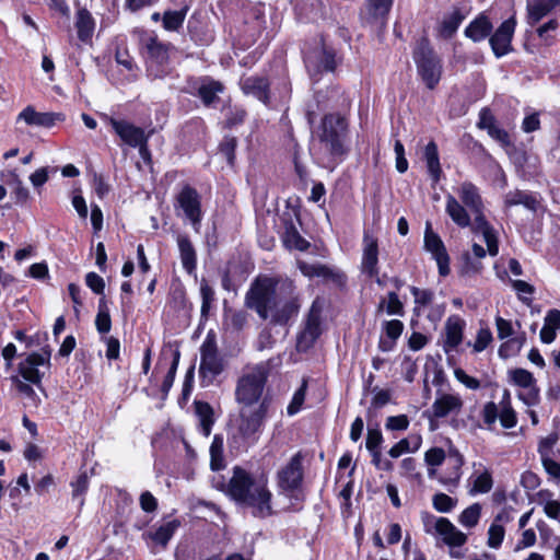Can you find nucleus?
<instances>
[{"instance_id":"nucleus-1","label":"nucleus","mask_w":560,"mask_h":560,"mask_svg":"<svg viewBox=\"0 0 560 560\" xmlns=\"http://www.w3.org/2000/svg\"><path fill=\"white\" fill-rule=\"evenodd\" d=\"M245 305L260 319L285 326L298 316L301 301L292 280L259 276L246 292Z\"/></svg>"},{"instance_id":"nucleus-2","label":"nucleus","mask_w":560,"mask_h":560,"mask_svg":"<svg viewBox=\"0 0 560 560\" xmlns=\"http://www.w3.org/2000/svg\"><path fill=\"white\" fill-rule=\"evenodd\" d=\"M457 195L458 199L453 195L446 196V213L459 228L471 226L472 232L481 233L488 253L497 256L499 253L497 234L483 214L485 207L479 188L471 182H464L458 187Z\"/></svg>"},{"instance_id":"nucleus-3","label":"nucleus","mask_w":560,"mask_h":560,"mask_svg":"<svg viewBox=\"0 0 560 560\" xmlns=\"http://www.w3.org/2000/svg\"><path fill=\"white\" fill-rule=\"evenodd\" d=\"M226 494L234 501L253 509L256 517H267L272 514L271 492L264 479H255L245 469L236 466L226 486Z\"/></svg>"},{"instance_id":"nucleus-4","label":"nucleus","mask_w":560,"mask_h":560,"mask_svg":"<svg viewBox=\"0 0 560 560\" xmlns=\"http://www.w3.org/2000/svg\"><path fill=\"white\" fill-rule=\"evenodd\" d=\"M270 374L269 362L245 365L236 380L234 398L241 407H254L264 399V392Z\"/></svg>"},{"instance_id":"nucleus-5","label":"nucleus","mask_w":560,"mask_h":560,"mask_svg":"<svg viewBox=\"0 0 560 560\" xmlns=\"http://www.w3.org/2000/svg\"><path fill=\"white\" fill-rule=\"evenodd\" d=\"M413 60L417 67L418 75L429 90H433L439 84L443 66L440 57L434 52L427 38L417 42L413 49Z\"/></svg>"},{"instance_id":"nucleus-6","label":"nucleus","mask_w":560,"mask_h":560,"mask_svg":"<svg viewBox=\"0 0 560 560\" xmlns=\"http://www.w3.org/2000/svg\"><path fill=\"white\" fill-rule=\"evenodd\" d=\"M348 133V121L339 114H327L323 117L318 138L326 152L332 156L346 153L345 141Z\"/></svg>"},{"instance_id":"nucleus-7","label":"nucleus","mask_w":560,"mask_h":560,"mask_svg":"<svg viewBox=\"0 0 560 560\" xmlns=\"http://www.w3.org/2000/svg\"><path fill=\"white\" fill-rule=\"evenodd\" d=\"M141 49L145 50L148 56V75L152 79H162L168 74L164 67L168 62L170 46L160 42L152 33L136 31Z\"/></svg>"},{"instance_id":"nucleus-8","label":"nucleus","mask_w":560,"mask_h":560,"mask_svg":"<svg viewBox=\"0 0 560 560\" xmlns=\"http://www.w3.org/2000/svg\"><path fill=\"white\" fill-rule=\"evenodd\" d=\"M250 408H240L236 434L234 435L248 445L255 444L259 439L268 412V401L264 399L257 407Z\"/></svg>"},{"instance_id":"nucleus-9","label":"nucleus","mask_w":560,"mask_h":560,"mask_svg":"<svg viewBox=\"0 0 560 560\" xmlns=\"http://www.w3.org/2000/svg\"><path fill=\"white\" fill-rule=\"evenodd\" d=\"M224 370L225 361L218 351L215 337L208 334L200 347V377L206 385H210Z\"/></svg>"},{"instance_id":"nucleus-10","label":"nucleus","mask_w":560,"mask_h":560,"mask_svg":"<svg viewBox=\"0 0 560 560\" xmlns=\"http://www.w3.org/2000/svg\"><path fill=\"white\" fill-rule=\"evenodd\" d=\"M325 307V301L316 298L304 320V327L298 336V349L306 351L310 349L322 334V314Z\"/></svg>"},{"instance_id":"nucleus-11","label":"nucleus","mask_w":560,"mask_h":560,"mask_svg":"<svg viewBox=\"0 0 560 560\" xmlns=\"http://www.w3.org/2000/svg\"><path fill=\"white\" fill-rule=\"evenodd\" d=\"M310 77L317 81L325 72H334L337 67L336 51L325 45L310 50L304 58Z\"/></svg>"},{"instance_id":"nucleus-12","label":"nucleus","mask_w":560,"mask_h":560,"mask_svg":"<svg viewBox=\"0 0 560 560\" xmlns=\"http://www.w3.org/2000/svg\"><path fill=\"white\" fill-rule=\"evenodd\" d=\"M303 459L302 453L298 452L278 471V486L281 490L293 492L301 488L304 477Z\"/></svg>"},{"instance_id":"nucleus-13","label":"nucleus","mask_w":560,"mask_h":560,"mask_svg":"<svg viewBox=\"0 0 560 560\" xmlns=\"http://www.w3.org/2000/svg\"><path fill=\"white\" fill-rule=\"evenodd\" d=\"M424 248L436 261L440 276L446 277L451 271L450 256L441 237L432 231L431 224L429 222H427L424 232Z\"/></svg>"},{"instance_id":"nucleus-14","label":"nucleus","mask_w":560,"mask_h":560,"mask_svg":"<svg viewBox=\"0 0 560 560\" xmlns=\"http://www.w3.org/2000/svg\"><path fill=\"white\" fill-rule=\"evenodd\" d=\"M179 208L185 217L190 221L195 231H199L202 219L201 201L197 190L190 186H185L177 197Z\"/></svg>"},{"instance_id":"nucleus-15","label":"nucleus","mask_w":560,"mask_h":560,"mask_svg":"<svg viewBox=\"0 0 560 560\" xmlns=\"http://www.w3.org/2000/svg\"><path fill=\"white\" fill-rule=\"evenodd\" d=\"M106 119L125 144L136 148V145H139L141 142L148 141V136L143 128L137 127L125 119L114 117H106Z\"/></svg>"},{"instance_id":"nucleus-16","label":"nucleus","mask_w":560,"mask_h":560,"mask_svg":"<svg viewBox=\"0 0 560 560\" xmlns=\"http://www.w3.org/2000/svg\"><path fill=\"white\" fill-rule=\"evenodd\" d=\"M516 21L510 18L502 22L489 42L495 57L505 56L512 50L511 42L515 32Z\"/></svg>"},{"instance_id":"nucleus-17","label":"nucleus","mask_w":560,"mask_h":560,"mask_svg":"<svg viewBox=\"0 0 560 560\" xmlns=\"http://www.w3.org/2000/svg\"><path fill=\"white\" fill-rule=\"evenodd\" d=\"M361 271L370 278L378 276V243L369 232L364 233L362 241Z\"/></svg>"},{"instance_id":"nucleus-18","label":"nucleus","mask_w":560,"mask_h":560,"mask_svg":"<svg viewBox=\"0 0 560 560\" xmlns=\"http://www.w3.org/2000/svg\"><path fill=\"white\" fill-rule=\"evenodd\" d=\"M49 350H43L42 353H31L19 364V372L25 381L38 385L42 381V374L38 371V366L49 364Z\"/></svg>"},{"instance_id":"nucleus-19","label":"nucleus","mask_w":560,"mask_h":560,"mask_svg":"<svg viewBox=\"0 0 560 560\" xmlns=\"http://www.w3.org/2000/svg\"><path fill=\"white\" fill-rule=\"evenodd\" d=\"M394 0H366L364 20L368 24L384 27Z\"/></svg>"},{"instance_id":"nucleus-20","label":"nucleus","mask_w":560,"mask_h":560,"mask_svg":"<svg viewBox=\"0 0 560 560\" xmlns=\"http://www.w3.org/2000/svg\"><path fill=\"white\" fill-rule=\"evenodd\" d=\"M465 326V320L458 315H452L447 318L444 326L445 339L443 342L445 352L455 350L462 343Z\"/></svg>"},{"instance_id":"nucleus-21","label":"nucleus","mask_w":560,"mask_h":560,"mask_svg":"<svg viewBox=\"0 0 560 560\" xmlns=\"http://www.w3.org/2000/svg\"><path fill=\"white\" fill-rule=\"evenodd\" d=\"M242 91L247 95H253L264 104L269 102V83L262 77H247L240 81Z\"/></svg>"},{"instance_id":"nucleus-22","label":"nucleus","mask_w":560,"mask_h":560,"mask_svg":"<svg viewBox=\"0 0 560 560\" xmlns=\"http://www.w3.org/2000/svg\"><path fill=\"white\" fill-rule=\"evenodd\" d=\"M463 405L464 402L459 395L443 394L434 400L432 410L436 418H444L452 412L458 413Z\"/></svg>"},{"instance_id":"nucleus-23","label":"nucleus","mask_w":560,"mask_h":560,"mask_svg":"<svg viewBox=\"0 0 560 560\" xmlns=\"http://www.w3.org/2000/svg\"><path fill=\"white\" fill-rule=\"evenodd\" d=\"M560 5V0H532L527 2V23L535 25Z\"/></svg>"},{"instance_id":"nucleus-24","label":"nucleus","mask_w":560,"mask_h":560,"mask_svg":"<svg viewBox=\"0 0 560 560\" xmlns=\"http://www.w3.org/2000/svg\"><path fill=\"white\" fill-rule=\"evenodd\" d=\"M448 547H460L466 544L467 536L445 517H440V526L436 532Z\"/></svg>"},{"instance_id":"nucleus-25","label":"nucleus","mask_w":560,"mask_h":560,"mask_svg":"<svg viewBox=\"0 0 560 560\" xmlns=\"http://www.w3.org/2000/svg\"><path fill=\"white\" fill-rule=\"evenodd\" d=\"M505 207L523 206L527 210L536 211L539 200L536 194L526 190H511L504 196Z\"/></svg>"},{"instance_id":"nucleus-26","label":"nucleus","mask_w":560,"mask_h":560,"mask_svg":"<svg viewBox=\"0 0 560 560\" xmlns=\"http://www.w3.org/2000/svg\"><path fill=\"white\" fill-rule=\"evenodd\" d=\"M177 245L183 268L190 275L196 270L197 266V254L195 247L186 235L177 236Z\"/></svg>"},{"instance_id":"nucleus-27","label":"nucleus","mask_w":560,"mask_h":560,"mask_svg":"<svg viewBox=\"0 0 560 560\" xmlns=\"http://www.w3.org/2000/svg\"><path fill=\"white\" fill-rule=\"evenodd\" d=\"M283 245L289 249L305 252L310 247L307 242L298 231L292 221L285 222L282 234Z\"/></svg>"},{"instance_id":"nucleus-28","label":"nucleus","mask_w":560,"mask_h":560,"mask_svg":"<svg viewBox=\"0 0 560 560\" xmlns=\"http://www.w3.org/2000/svg\"><path fill=\"white\" fill-rule=\"evenodd\" d=\"M491 30L492 24L489 19L485 15H480L469 23L465 30V34L474 42H480L489 36Z\"/></svg>"},{"instance_id":"nucleus-29","label":"nucleus","mask_w":560,"mask_h":560,"mask_svg":"<svg viewBox=\"0 0 560 560\" xmlns=\"http://www.w3.org/2000/svg\"><path fill=\"white\" fill-rule=\"evenodd\" d=\"M222 92V83L210 78L203 79L198 88V96L206 106L212 105L218 100V94Z\"/></svg>"},{"instance_id":"nucleus-30","label":"nucleus","mask_w":560,"mask_h":560,"mask_svg":"<svg viewBox=\"0 0 560 560\" xmlns=\"http://www.w3.org/2000/svg\"><path fill=\"white\" fill-rule=\"evenodd\" d=\"M75 27L78 31V37L82 42H86L92 37L94 27H95V23H94V19L92 18L91 13L88 10L81 9L78 11Z\"/></svg>"},{"instance_id":"nucleus-31","label":"nucleus","mask_w":560,"mask_h":560,"mask_svg":"<svg viewBox=\"0 0 560 560\" xmlns=\"http://www.w3.org/2000/svg\"><path fill=\"white\" fill-rule=\"evenodd\" d=\"M424 160L428 171L434 182L440 179L442 170L440 165L438 145L434 141H430L424 148Z\"/></svg>"},{"instance_id":"nucleus-32","label":"nucleus","mask_w":560,"mask_h":560,"mask_svg":"<svg viewBox=\"0 0 560 560\" xmlns=\"http://www.w3.org/2000/svg\"><path fill=\"white\" fill-rule=\"evenodd\" d=\"M196 413L199 418L200 432L208 438L214 423L213 409L208 402H196Z\"/></svg>"},{"instance_id":"nucleus-33","label":"nucleus","mask_w":560,"mask_h":560,"mask_svg":"<svg viewBox=\"0 0 560 560\" xmlns=\"http://www.w3.org/2000/svg\"><path fill=\"white\" fill-rule=\"evenodd\" d=\"M187 12V5L177 11H165L162 19L163 27L171 32L178 31L183 26Z\"/></svg>"},{"instance_id":"nucleus-34","label":"nucleus","mask_w":560,"mask_h":560,"mask_svg":"<svg viewBox=\"0 0 560 560\" xmlns=\"http://www.w3.org/2000/svg\"><path fill=\"white\" fill-rule=\"evenodd\" d=\"M180 523L177 520L170 521L161 525L154 533H151L150 537L154 542L165 546L173 537Z\"/></svg>"},{"instance_id":"nucleus-35","label":"nucleus","mask_w":560,"mask_h":560,"mask_svg":"<svg viewBox=\"0 0 560 560\" xmlns=\"http://www.w3.org/2000/svg\"><path fill=\"white\" fill-rule=\"evenodd\" d=\"M95 326L100 334H107L112 328V319L105 299H101L98 302Z\"/></svg>"},{"instance_id":"nucleus-36","label":"nucleus","mask_w":560,"mask_h":560,"mask_svg":"<svg viewBox=\"0 0 560 560\" xmlns=\"http://www.w3.org/2000/svg\"><path fill=\"white\" fill-rule=\"evenodd\" d=\"M464 19V14L458 9L453 10L442 22V34L447 37L452 36L457 31Z\"/></svg>"},{"instance_id":"nucleus-37","label":"nucleus","mask_w":560,"mask_h":560,"mask_svg":"<svg viewBox=\"0 0 560 560\" xmlns=\"http://www.w3.org/2000/svg\"><path fill=\"white\" fill-rule=\"evenodd\" d=\"M480 514L481 505L479 503H474L460 513L458 522L464 527L472 528L478 524Z\"/></svg>"},{"instance_id":"nucleus-38","label":"nucleus","mask_w":560,"mask_h":560,"mask_svg":"<svg viewBox=\"0 0 560 560\" xmlns=\"http://www.w3.org/2000/svg\"><path fill=\"white\" fill-rule=\"evenodd\" d=\"M3 180L13 189V192L18 201H26L28 198V190L23 186L19 175L11 171L7 175H3Z\"/></svg>"},{"instance_id":"nucleus-39","label":"nucleus","mask_w":560,"mask_h":560,"mask_svg":"<svg viewBox=\"0 0 560 560\" xmlns=\"http://www.w3.org/2000/svg\"><path fill=\"white\" fill-rule=\"evenodd\" d=\"M300 271L308 278L323 277L328 278L331 276V271L328 267L322 264H307L305 261H298Z\"/></svg>"},{"instance_id":"nucleus-40","label":"nucleus","mask_w":560,"mask_h":560,"mask_svg":"<svg viewBox=\"0 0 560 560\" xmlns=\"http://www.w3.org/2000/svg\"><path fill=\"white\" fill-rule=\"evenodd\" d=\"M387 298H388L387 303H385V300H382L380 302L377 311L381 312L385 307L386 313L388 315H400V316L404 315V305L400 302L397 293L389 292Z\"/></svg>"},{"instance_id":"nucleus-41","label":"nucleus","mask_w":560,"mask_h":560,"mask_svg":"<svg viewBox=\"0 0 560 560\" xmlns=\"http://www.w3.org/2000/svg\"><path fill=\"white\" fill-rule=\"evenodd\" d=\"M72 488V499L79 500V506L82 508L84 504L83 495L88 491L89 488V478L86 474H81L78 478L71 482Z\"/></svg>"},{"instance_id":"nucleus-42","label":"nucleus","mask_w":560,"mask_h":560,"mask_svg":"<svg viewBox=\"0 0 560 560\" xmlns=\"http://www.w3.org/2000/svg\"><path fill=\"white\" fill-rule=\"evenodd\" d=\"M432 504L438 512L448 513L456 506V500L446 493L440 492L433 495Z\"/></svg>"},{"instance_id":"nucleus-43","label":"nucleus","mask_w":560,"mask_h":560,"mask_svg":"<svg viewBox=\"0 0 560 560\" xmlns=\"http://www.w3.org/2000/svg\"><path fill=\"white\" fill-rule=\"evenodd\" d=\"M200 294L202 299L201 315L206 317L210 311L211 303L214 301V290L209 285L206 279L200 282Z\"/></svg>"},{"instance_id":"nucleus-44","label":"nucleus","mask_w":560,"mask_h":560,"mask_svg":"<svg viewBox=\"0 0 560 560\" xmlns=\"http://www.w3.org/2000/svg\"><path fill=\"white\" fill-rule=\"evenodd\" d=\"M504 535L505 529L503 525L492 523L488 529L487 545L492 549H498L504 539Z\"/></svg>"},{"instance_id":"nucleus-45","label":"nucleus","mask_w":560,"mask_h":560,"mask_svg":"<svg viewBox=\"0 0 560 560\" xmlns=\"http://www.w3.org/2000/svg\"><path fill=\"white\" fill-rule=\"evenodd\" d=\"M179 358H180L179 351L175 350L172 364H171L170 370H168L167 374L165 375L162 386H161V390L164 394H167L174 384L175 375H176L178 363H179Z\"/></svg>"},{"instance_id":"nucleus-46","label":"nucleus","mask_w":560,"mask_h":560,"mask_svg":"<svg viewBox=\"0 0 560 560\" xmlns=\"http://www.w3.org/2000/svg\"><path fill=\"white\" fill-rule=\"evenodd\" d=\"M410 292L415 299V304H416V307L415 310L416 311H419V307L422 306H428L429 304L432 303L433 299H434V293L430 290H424V289H419L417 287H412L410 289Z\"/></svg>"},{"instance_id":"nucleus-47","label":"nucleus","mask_w":560,"mask_h":560,"mask_svg":"<svg viewBox=\"0 0 560 560\" xmlns=\"http://www.w3.org/2000/svg\"><path fill=\"white\" fill-rule=\"evenodd\" d=\"M492 332L488 327H481L472 345L475 352H482L492 341Z\"/></svg>"},{"instance_id":"nucleus-48","label":"nucleus","mask_w":560,"mask_h":560,"mask_svg":"<svg viewBox=\"0 0 560 560\" xmlns=\"http://www.w3.org/2000/svg\"><path fill=\"white\" fill-rule=\"evenodd\" d=\"M492 486L493 480L490 472L485 471L475 479L471 492L487 493L492 489Z\"/></svg>"},{"instance_id":"nucleus-49","label":"nucleus","mask_w":560,"mask_h":560,"mask_svg":"<svg viewBox=\"0 0 560 560\" xmlns=\"http://www.w3.org/2000/svg\"><path fill=\"white\" fill-rule=\"evenodd\" d=\"M518 398L527 406H535L539 402V389L536 385L522 388L518 394Z\"/></svg>"},{"instance_id":"nucleus-50","label":"nucleus","mask_w":560,"mask_h":560,"mask_svg":"<svg viewBox=\"0 0 560 560\" xmlns=\"http://www.w3.org/2000/svg\"><path fill=\"white\" fill-rule=\"evenodd\" d=\"M66 116L62 113H38L37 127L50 128L58 122L65 121Z\"/></svg>"},{"instance_id":"nucleus-51","label":"nucleus","mask_w":560,"mask_h":560,"mask_svg":"<svg viewBox=\"0 0 560 560\" xmlns=\"http://www.w3.org/2000/svg\"><path fill=\"white\" fill-rule=\"evenodd\" d=\"M408 427L409 419L406 415L390 416L385 422V428L389 431H405Z\"/></svg>"},{"instance_id":"nucleus-52","label":"nucleus","mask_w":560,"mask_h":560,"mask_svg":"<svg viewBox=\"0 0 560 560\" xmlns=\"http://www.w3.org/2000/svg\"><path fill=\"white\" fill-rule=\"evenodd\" d=\"M499 419L505 429L514 428L517 423L516 413L512 406L500 407Z\"/></svg>"},{"instance_id":"nucleus-53","label":"nucleus","mask_w":560,"mask_h":560,"mask_svg":"<svg viewBox=\"0 0 560 560\" xmlns=\"http://www.w3.org/2000/svg\"><path fill=\"white\" fill-rule=\"evenodd\" d=\"M512 380L521 388L528 387L536 383L533 374L523 369H517V370L513 371Z\"/></svg>"},{"instance_id":"nucleus-54","label":"nucleus","mask_w":560,"mask_h":560,"mask_svg":"<svg viewBox=\"0 0 560 560\" xmlns=\"http://www.w3.org/2000/svg\"><path fill=\"white\" fill-rule=\"evenodd\" d=\"M445 459V452L441 447H432L424 454V462L427 465L436 467L443 464Z\"/></svg>"},{"instance_id":"nucleus-55","label":"nucleus","mask_w":560,"mask_h":560,"mask_svg":"<svg viewBox=\"0 0 560 560\" xmlns=\"http://www.w3.org/2000/svg\"><path fill=\"white\" fill-rule=\"evenodd\" d=\"M383 328L388 339L397 340L402 334L404 324L399 319L386 320L383 324Z\"/></svg>"},{"instance_id":"nucleus-56","label":"nucleus","mask_w":560,"mask_h":560,"mask_svg":"<svg viewBox=\"0 0 560 560\" xmlns=\"http://www.w3.org/2000/svg\"><path fill=\"white\" fill-rule=\"evenodd\" d=\"M305 393L306 383H303L302 386L294 393L293 398L290 405L288 406L287 410L290 416L295 415L300 410L305 399Z\"/></svg>"},{"instance_id":"nucleus-57","label":"nucleus","mask_w":560,"mask_h":560,"mask_svg":"<svg viewBox=\"0 0 560 560\" xmlns=\"http://www.w3.org/2000/svg\"><path fill=\"white\" fill-rule=\"evenodd\" d=\"M236 143L235 138H225L220 144V152L226 158L230 165L234 163Z\"/></svg>"},{"instance_id":"nucleus-58","label":"nucleus","mask_w":560,"mask_h":560,"mask_svg":"<svg viewBox=\"0 0 560 560\" xmlns=\"http://www.w3.org/2000/svg\"><path fill=\"white\" fill-rule=\"evenodd\" d=\"M394 151L396 154V170L405 173L408 170V161L405 158V148L400 140L395 141Z\"/></svg>"},{"instance_id":"nucleus-59","label":"nucleus","mask_w":560,"mask_h":560,"mask_svg":"<svg viewBox=\"0 0 560 560\" xmlns=\"http://www.w3.org/2000/svg\"><path fill=\"white\" fill-rule=\"evenodd\" d=\"M499 410H500V407H498L493 401L487 402L483 406V409L481 412L483 422L488 425H492L499 418Z\"/></svg>"},{"instance_id":"nucleus-60","label":"nucleus","mask_w":560,"mask_h":560,"mask_svg":"<svg viewBox=\"0 0 560 560\" xmlns=\"http://www.w3.org/2000/svg\"><path fill=\"white\" fill-rule=\"evenodd\" d=\"M86 285L95 293L103 294L105 282L101 276L95 272H89L85 277Z\"/></svg>"},{"instance_id":"nucleus-61","label":"nucleus","mask_w":560,"mask_h":560,"mask_svg":"<svg viewBox=\"0 0 560 560\" xmlns=\"http://www.w3.org/2000/svg\"><path fill=\"white\" fill-rule=\"evenodd\" d=\"M557 441L558 436L556 434H549L539 442L538 453L540 455V458L550 457L551 451Z\"/></svg>"},{"instance_id":"nucleus-62","label":"nucleus","mask_w":560,"mask_h":560,"mask_svg":"<svg viewBox=\"0 0 560 560\" xmlns=\"http://www.w3.org/2000/svg\"><path fill=\"white\" fill-rule=\"evenodd\" d=\"M454 375H455V378L462 383L463 385H465L467 388L469 389H478L480 387V382L472 377V376H469L464 370L462 369H456L454 371Z\"/></svg>"},{"instance_id":"nucleus-63","label":"nucleus","mask_w":560,"mask_h":560,"mask_svg":"<svg viewBox=\"0 0 560 560\" xmlns=\"http://www.w3.org/2000/svg\"><path fill=\"white\" fill-rule=\"evenodd\" d=\"M383 442L382 432L378 429H369L365 446L368 451L378 450Z\"/></svg>"},{"instance_id":"nucleus-64","label":"nucleus","mask_w":560,"mask_h":560,"mask_svg":"<svg viewBox=\"0 0 560 560\" xmlns=\"http://www.w3.org/2000/svg\"><path fill=\"white\" fill-rule=\"evenodd\" d=\"M542 466L547 474L560 482V464L550 457L541 458Z\"/></svg>"}]
</instances>
